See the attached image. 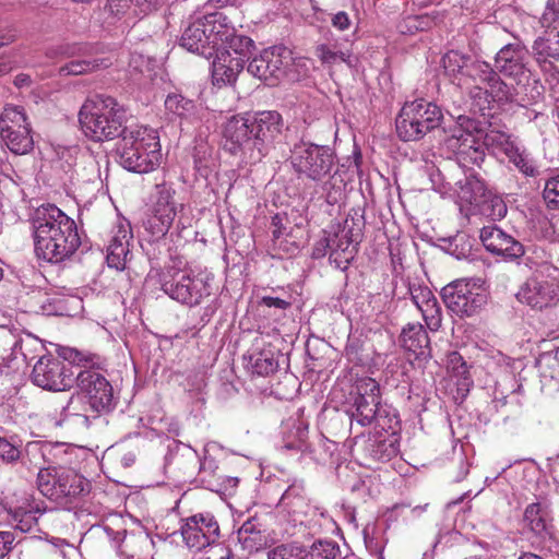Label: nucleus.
<instances>
[{
  "mask_svg": "<svg viewBox=\"0 0 559 559\" xmlns=\"http://www.w3.org/2000/svg\"><path fill=\"white\" fill-rule=\"evenodd\" d=\"M543 34L533 43L536 61L544 67L548 59L559 60V28L542 27Z\"/></svg>",
  "mask_w": 559,
  "mask_h": 559,
  "instance_id": "obj_28",
  "label": "nucleus"
},
{
  "mask_svg": "<svg viewBox=\"0 0 559 559\" xmlns=\"http://www.w3.org/2000/svg\"><path fill=\"white\" fill-rule=\"evenodd\" d=\"M287 62L276 47L265 49L261 55L254 57L248 64L247 71L273 86L285 75Z\"/></svg>",
  "mask_w": 559,
  "mask_h": 559,
  "instance_id": "obj_21",
  "label": "nucleus"
},
{
  "mask_svg": "<svg viewBox=\"0 0 559 559\" xmlns=\"http://www.w3.org/2000/svg\"><path fill=\"white\" fill-rule=\"evenodd\" d=\"M22 128H31L25 110L16 105H7L0 112V134Z\"/></svg>",
  "mask_w": 559,
  "mask_h": 559,
  "instance_id": "obj_32",
  "label": "nucleus"
},
{
  "mask_svg": "<svg viewBox=\"0 0 559 559\" xmlns=\"http://www.w3.org/2000/svg\"><path fill=\"white\" fill-rule=\"evenodd\" d=\"M165 108L168 114L189 119L194 115L197 106L193 100L186 98L181 94L171 93L165 99Z\"/></svg>",
  "mask_w": 559,
  "mask_h": 559,
  "instance_id": "obj_36",
  "label": "nucleus"
},
{
  "mask_svg": "<svg viewBox=\"0 0 559 559\" xmlns=\"http://www.w3.org/2000/svg\"><path fill=\"white\" fill-rule=\"evenodd\" d=\"M133 239L129 222L119 221L111 231L107 246V264L111 269L122 271L131 259L130 243Z\"/></svg>",
  "mask_w": 559,
  "mask_h": 559,
  "instance_id": "obj_23",
  "label": "nucleus"
},
{
  "mask_svg": "<svg viewBox=\"0 0 559 559\" xmlns=\"http://www.w3.org/2000/svg\"><path fill=\"white\" fill-rule=\"evenodd\" d=\"M249 364L252 372L258 376H267L274 372L278 367V362L274 358V354L271 349L252 353Z\"/></svg>",
  "mask_w": 559,
  "mask_h": 559,
  "instance_id": "obj_38",
  "label": "nucleus"
},
{
  "mask_svg": "<svg viewBox=\"0 0 559 559\" xmlns=\"http://www.w3.org/2000/svg\"><path fill=\"white\" fill-rule=\"evenodd\" d=\"M41 501H36L32 497H24L16 501L10 508L12 523L21 532H31L38 523V519L44 514L45 508Z\"/></svg>",
  "mask_w": 559,
  "mask_h": 559,
  "instance_id": "obj_26",
  "label": "nucleus"
},
{
  "mask_svg": "<svg viewBox=\"0 0 559 559\" xmlns=\"http://www.w3.org/2000/svg\"><path fill=\"white\" fill-rule=\"evenodd\" d=\"M358 395L355 399L354 409L350 412L352 420L365 427L376 417L380 404V388L373 379H365L357 386Z\"/></svg>",
  "mask_w": 559,
  "mask_h": 559,
  "instance_id": "obj_22",
  "label": "nucleus"
},
{
  "mask_svg": "<svg viewBox=\"0 0 559 559\" xmlns=\"http://www.w3.org/2000/svg\"><path fill=\"white\" fill-rule=\"evenodd\" d=\"M74 383L95 413L110 412L116 405L114 389L107 378L95 368L79 370Z\"/></svg>",
  "mask_w": 559,
  "mask_h": 559,
  "instance_id": "obj_12",
  "label": "nucleus"
},
{
  "mask_svg": "<svg viewBox=\"0 0 559 559\" xmlns=\"http://www.w3.org/2000/svg\"><path fill=\"white\" fill-rule=\"evenodd\" d=\"M217 479L218 486L222 487L219 492L231 493V491H234L239 484V479L237 477L219 475Z\"/></svg>",
  "mask_w": 559,
  "mask_h": 559,
  "instance_id": "obj_58",
  "label": "nucleus"
},
{
  "mask_svg": "<svg viewBox=\"0 0 559 559\" xmlns=\"http://www.w3.org/2000/svg\"><path fill=\"white\" fill-rule=\"evenodd\" d=\"M289 163L298 178L321 182L331 176L335 155L329 146L299 141L290 151Z\"/></svg>",
  "mask_w": 559,
  "mask_h": 559,
  "instance_id": "obj_9",
  "label": "nucleus"
},
{
  "mask_svg": "<svg viewBox=\"0 0 559 559\" xmlns=\"http://www.w3.org/2000/svg\"><path fill=\"white\" fill-rule=\"evenodd\" d=\"M217 464L213 457L205 456L200 462L199 468V481L202 486L211 491L219 492L221 486H218V474H217Z\"/></svg>",
  "mask_w": 559,
  "mask_h": 559,
  "instance_id": "obj_42",
  "label": "nucleus"
},
{
  "mask_svg": "<svg viewBox=\"0 0 559 559\" xmlns=\"http://www.w3.org/2000/svg\"><path fill=\"white\" fill-rule=\"evenodd\" d=\"M261 304L269 308L274 307L282 310H285L290 307V301L272 296H264L261 300Z\"/></svg>",
  "mask_w": 559,
  "mask_h": 559,
  "instance_id": "obj_59",
  "label": "nucleus"
},
{
  "mask_svg": "<svg viewBox=\"0 0 559 559\" xmlns=\"http://www.w3.org/2000/svg\"><path fill=\"white\" fill-rule=\"evenodd\" d=\"M254 48L253 40L245 35L234 34L227 36L222 46L214 52L212 63V78L216 84H230L236 81L249 60Z\"/></svg>",
  "mask_w": 559,
  "mask_h": 559,
  "instance_id": "obj_8",
  "label": "nucleus"
},
{
  "mask_svg": "<svg viewBox=\"0 0 559 559\" xmlns=\"http://www.w3.org/2000/svg\"><path fill=\"white\" fill-rule=\"evenodd\" d=\"M332 24L334 27H336L337 29L340 31H345L349 27L350 25V20L347 15L346 12H337L333 19H332Z\"/></svg>",
  "mask_w": 559,
  "mask_h": 559,
  "instance_id": "obj_61",
  "label": "nucleus"
},
{
  "mask_svg": "<svg viewBox=\"0 0 559 559\" xmlns=\"http://www.w3.org/2000/svg\"><path fill=\"white\" fill-rule=\"evenodd\" d=\"M131 0H108L104 8V12L107 14V20L110 19L111 22H116L123 16L131 14Z\"/></svg>",
  "mask_w": 559,
  "mask_h": 559,
  "instance_id": "obj_50",
  "label": "nucleus"
},
{
  "mask_svg": "<svg viewBox=\"0 0 559 559\" xmlns=\"http://www.w3.org/2000/svg\"><path fill=\"white\" fill-rule=\"evenodd\" d=\"M180 533L188 548L200 551L218 542L219 525L212 513H197L182 520Z\"/></svg>",
  "mask_w": 559,
  "mask_h": 559,
  "instance_id": "obj_16",
  "label": "nucleus"
},
{
  "mask_svg": "<svg viewBox=\"0 0 559 559\" xmlns=\"http://www.w3.org/2000/svg\"><path fill=\"white\" fill-rule=\"evenodd\" d=\"M176 190L170 183H159L155 186L154 202L151 209V214L147 216L144 225L147 231L155 237L165 236L171 228L175 218L178 214L176 227L178 229L187 228L183 222L182 212L185 204L176 199Z\"/></svg>",
  "mask_w": 559,
  "mask_h": 559,
  "instance_id": "obj_10",
  "label": "nucleus"
},
{
  "mask_svg": "<svg viewBox=\"0 0 559 559\" xmlns=\"http://www.w3.org/2000/svg\"><path fill=\"white\" fill-rule=\"evenodd\" d=\"M34 250L37 258L61 263L74 254L81 245L78 226L55 204H43L31 218Z\"/></svg>",
  "mask_w": 559,
  "mask_h": 559,
  "instance_id": "obj_1",
  "label": "nucleus"
},
{
  "mask_svg": "<svg viewBox=\"0 0 559 559\" xmlns=\"http://www.w3.org/2000/svg\"><path fill=\"white\" fill-rule=\"evenodd\" d=\"M203 17L215 52L226 40L227 36L234 34L235 28L229 25L227 17L222 12L207 13Z\"/></svg>",
  "mask_w": 559,
  "mask_h": 559,
  "instance_id": "obj_31",
  "label": "nucleus"
},
{
  "mask_svg": "<svg viewBox=\"0 0 559 559\" xmlns=\"http://www.w3.org/2000/svg\"><path fill=\"white\" fill-rule=\"evenodd\" d=\"M14 543V535L9 531H0V559H4L11 551Z\"/></svg>",
  "mask_w": 559,
  "mask_h": 559,
  "instance_id": "obj_56",
  "label": "nucleus"
},
{
  "mask_svg": "<svg viewBox=\"0 0 559 559\" xmlns=\"http://www.w3.org/2000/svg\"><path fill=\"white\" fill-rule=\"evenodd\" d=\"M206 28L203 16L195 19L185 29L180 38V45L188 51L198 53L205 58L213 57L214 49Z\"/></svg>",
  "mask_w": 559,
  "mask_h": 559,
  "instance_id": "obj_25",
  "label": "nucleus"
},
{
  "mask_svg": "<svg viewBox=\"0 0 559 559\" xmlns=\"http://www.w3.org/2000/svg\"><path fill=\"white\" fill-rule=\"evenodd\" d=\"M456 85L469 97L475 112L484 114L491 102L504 104L514 98V88L503 82L488 62L478 59L472 58L465 75L457 78Z\"/></svg>",
  "mask_w": 559,
  "mask_h": 559,
  "instance_id": "obj_2",
  "label": "nucleus"
},
{
  "mask_svg": "<svg viewBox=\"0 0 559 559\" xmlns=\"http://www.w3.org/2000/svg\"><path fill=\"white\" fill-rule=\"evenodd\" d=\"M330 247H331V242H330V237L328 234L314 245L313 250H312V257L314 259H320L326 254L330 255Z\"/></svg>",
  "mask_w": 559,
  "mask_h": 559,
  "instance_id": "obj_57",
  "label": "nucleus"
},
{
  "mask_svg": "<svg viewBox=\"0 0 559 559\" xmlns=\"http://www.w3.org/2000/svg\"><path fill=\"white\" fill-rule=\"evenodd\" d=\"M442 298L447 308L454 314L472 317L487 304L485 289L471 281H455L442 288Z\"/></svg>",
  "mask_w": 559,
  "mask_h": 559,
  "instance_id": "obj_11",
  "label": "nucleus"
},
{
  "mask_svg": "<svg viewBox=\"0 0 559 559\" xmlns=\"http://www.w3.org/2000/svg\"><path fill=\"white\" fill-rule=\"evenodd\" d=\"M281 504L293 513L301 511V508L306 506L304 487L297 484L289 486L282 495Z\"/></svg>",
  "mask_w": 559,
  "mask_h": 559,
  "instance_id": "obj_46",
  "label": "nucleus"
},
{
  "mask_svg": "<svg viewBox=\"0 0 559 559\" xmlns=\"http://www.w3.org/2000/svg\"><path fill=\"white\" fill-rule=\"evenodd\" d=\"M367 456L377 462L390 461L397 452V445L392 440H371L365 447Z\"/></svg>",
  "mask_w": 559,
  "mask_h": 559,
  "instance_id": "obj_37",
  "label": "nucleus"
},
{
  "mask_svg": "<svg viewBox=\"0 0 559 559\" xmlns=\"http://www.w3.org/2000/svg\"><path fill=\"white\" fill-rule=\"evenodd\" d=\"M91 47L87 45H75L72 48V55L87 56Z\"/></svg>",
  "mask_w": 559,
  "mask_h": 559,
  "instance_id": "obj_64",
  "label": "nucleus"
},
{
  "mask_svg": "<svg viewBox=\"0 0 559 559\" xmlns=\"http://www.w3.org/2000/svg\"><path fill=\"white\" fill-rule=\"evenodd\" d=\"M282 116L277 111H262L251 119L252 163L260 162L282 133Z\"/></svg>",
  "mask_w": 559,
  "mask_h": 559,
  "instance_id": "obj_17",
  "label": "nucleus"
},
{
  "mask_svg": "<svg viewBox=\"0 0 559 559\" xmlns=\"http://www.w3.org/2000/svg\"><path fill=\"white\" fill-rule=\"evenodd\" d=\"M263 525L257 519H249L238 530V539L243 547L258 549L264 542Z\"/></svg>",
  "mask_w": 559,
  "mask_h": 559,
  "instance_id": "obj_35",
  "label": "nucleus"
},
{
  "mask_svg": "<svg viewBox=\"0 0 559 559\" xmlns=\"http://www.w3.org/2000/svg\"><path fill=\"white\" fill-rule=\"evenodd\" d=\"M308 428L302 423L294 426V431L283 439V449L293 452H305L308 449Z\"/></svg>",
  "mask_w": 559,
  "mask_h": 559,
  "instance_id": "obj_43",
  "label": "nucleus"
},
{
  "mask_svg": "<svg viewBox=\"0 0 559 559\" xmlns=\"http://www.w3.org/2000/svg\"><path fill=\"white\" fill-rule=\"evenodd\" d=\"M443 114L439 106L424 98L406 102L395 120L396 133L403 141H418L439 128Z\"/></svg>",
  "mask_w": 559,
  "mask_h": 559,
  "instance_id": "obj_7",
  "label": "nucleus"
},
{
  "mask_svg": "<svg viewBox=\"0 0 559 559\" xmlns=\"http://www.w3.org/2000/svg\"><path fill=\"white\" fill-rule=\"evenodd\" d=\"M479 238L489 252L501 255L507 261H515L525 253L524 246L519 240L496 225L484 226Z\"/></svg>",
  "mask_w": 559,
  "mask_h": 559,
  "instance_id": "obj_20",
  "label": "nucleus"
},
{
  "mask_svg": "<svg viewBox=\"0 0 559 559\" xmlns=\"http://www.w3.org/2000/svg\"><path fill=\"white\" fill-rule=\"evenodd\" d=\"M542 27L559 28V0H547L539 17Z\"/></svg>",
  "mask_w": 559,
  "mask_h": 559,
  "instance_id": "obj_52",
  "label": "nucleus"
},
{
  "mask_svg": "<svg viewBox=\"0 0 559 559\" xmlns=\"http://www.w3.org/2000/svg\"><path fill=\"white\" fill-rule=\"evenodd\" d=\"M469 472V463L467 462L466 457L461 455L460 456V469L457 475L455 476L456 481L463 480Z\"/></svg>",
  "mask_w": 559,
  "mask_h": 559,
  "instance_id": "obj_62",
  "label": "nucleus"
},
{
  "mask_svg": "<svg viewBox=\"0 0 559 559\" xmlns=\"http://www.w3.org/2000/svg\"><path fill=\"white\" fill-rule=\"evenodd\" d=\"M316 53H317L318 58H320V60L326 64H335L338 62L349 63V60H348L349 55H346L345 52H342V51L332 50L326 45L318 46Z\"/></svg>",
  "mask_w": 559,
  "mask_h": 559,
  "instance_id": "obj_54",
  "label": "nucleus"
},
{
  "mask_svg": "<svg viewBox=\"0 0 559 559\" xmlns=\"http://www.w3.org/2000/svg\"><path fill=\"white\" fill-rule=\"evenodd\" d=\"M459 122L460 127L453 131L448 145L455 152L460 163L479 166L485 159L480 131L477 130L475 121L468 118L460 116Z\"/></svg>",
  "mask_w": 559,
  "mask_h": 559,
  "instance_id": "obj_15",
  "label": "nucleus"
},
{
  "mask_svg": "<svg viewBox=\"0 0 559 559\" xmlns=\"http://www.w3.org/2000/svg\"><path fill=\"white\" fill-rule=\"evenodd\" d=\"M267 559H308L306 551L290 545H281L267 552Z\"/></svg>",
  "mask_w": 559,
  "mask_h": 559,
  "instance_id": "obj_53",
  "label": "nucleus"
},
{
  "mask_svg": "<svg viewBox=\"0 0 559 559\" xmlns=\"http://www.w3.org/2000/svg\"><path fill=\"white\" fill-rule=\"evenodd\" d=\"M447 251L454 255L456 259L467 258L473 248V239L464 231L457 233L445 240Z\"/></svg>",
  "mask_w": 559,
  "mask_h": 559,
  "instance_id": "obj_44",
  "label": "nucleus"
},
{
  "mask_svg": "<svg viewBox=\"0 0 559 559\" xmlns=\"http://www.w3.org/2000/svg\"><path fill=\"white\" fill-rule=\"evenodd\" d=\"M83 132L94 141L122 136L126 127V110L111 96L95 95L85 100L79 112Z\"/></svg>",
  "mask_w": 559,
  "mask_h": 559,
  "instance_id": "obj_4",
  "label": "nucleus"
},
{
  "mask_svg": "<svg viewBox=\"0 0 559 559\" xmlns=\"http://www.w3.org/2000/svg\"><path fill=\"white\" fill-rule=\"evenodd\" d=\"M555 271L551 265L544 264L540 270L527 278L518 293V299L534 309H544L556 304L558 299V283L549 274Z\"/></svg>",
  "mask_w": 559,
  "mask_h": 559,
  "instance_id": "obj_14",
  "label": "nucleus"
},
{
  "mask_svg": "<svg viewBox=\"0 0 559 559\" xmlns=\"http://www.w3.org/2000/svg\"><path fill=\"white\" fill-rule=\"evenodd\" d=\"M409 293H411L412 300L418 310L420 308H423L425 305H427L428 302L436 299V296L428 287L412 286L409 288Z\"/></svg>",
  "mask_w": 559,
  "mask_h": 559,
  "instance_id": "obj_55",
  "label": "nucleus"
},
{
  "mask_svg": "<svg viewBox=\"0 0 559 559\" xmlns=\"http://www.w3.org/2000/svg\"><path fill=\"white\" fill-rule=\"evenodd\" d=\"M457 185L459 199L462 203L469 206L468 211L471 213H476V209L479 204L484 203L490 190L487 189L484 180L475 174L466 175L464 180H460Z\"/></svg>",
  "mask_w": 559,
  "mask_h": 559,
  "instance_id": "obj_27",
  "label": "nucleus"
},
{
  "mask_svg": "<svg viewBox=\"0 0 559 559\" xmlns=\"http://www.w3.org/2000/svg\"><path fill=\"white\" fill-rule=\"evenodd\" d=\"M528 51L520 43L504 45L496 55L495 66L499 73L511 78L518 85L528 82L531 71L527 68Z\"/></svg>",
  "mask_w": 559,
  "mask_h": 559,
  "instance_id": "obj_18",
  "label": "nucleus"
},
{
  "mask_svg": "<svg viewBox=\"0 0 559 559\" xmlns=\"http://www.w3.org/2000/svg\"><path fill=\"white\" fill-rule=\"evenodd\" d=\"M36 484L44 497L60 504L71 503L91 489V483L83 475L63 466L40 468Z\"/></svg>",
  "mask_w": 559,
  "mask_h": 559,
  "instance_id": "obj_6",
  "label": "nucleus"
},
{
  "mask_svg": "<svg viewBox=\"0 0 559 559\" xmlns=\"http://www.w3.org/2000/svg\"><path fill=\"white\" fill-rule=\"evenodd\" d=\"M402 346L416 357H425L430 353V340L424 326L419 323H409L401 333Z\"/></svg>",
  "mask_w": 559,
  "mask_h": 559,
  "instance_id": "obj_29",
  "label": "nucleus"
},
{
  "mask_svg": "<svg viewBox=\"0 0 559 559\" xmlns=\"http://www.w3.org/2000/svg\"><path fill=\"white\" fill-rule=\"evenodd\" d=\"M108 63L103 59L84 58L72 60L60 68V73L64 75H80L91 72L99 67H107Z\"/></svg>",
  "mask_w": 559,
  "mask_h": 559,
  "instance_id": "obj_45",
  "label": "nucleus"
},
{
  "mask_svg": "<svg viewBox=\"0 0 559 559\" xmlns=\"http://www.w3.org/2000/svg\"><path fill=\"white\" fill-rule=\"evenodd\" d=\"M272 225L274 226V229L272 231L273 240L277 241L280 240L281 236L283 235L282 230V218L276 215L273 217Z\"/></svg>",
  "mask_w": 559,
  "mask_h": 559,
  "instance_id": "obj_63",
  "label": "nucleus"
},
{
  "mask_svg": "<svg viewBox=\"0 0 559 559\" xmlns=\"http://www.w3.org/2000/svg\"><path fill=\"white\" fill-rule=\"evenodd\" d=\"M423 319L430 331H438L441 326V308L436 299L419 309Z\"/></svg>",
  "mask_w": 559,
  "mask_h": 559,
  "instance_id": "obj_48",
  "label": "nucleus"
},
{
  "mask_svg": "<svg viewBox=\"0 0 559 559\" xmlns=\"http://www.w3.org/2000/svg\"><path fill=\"white\" fill-rule=\"evenodd\" d=\"M524 522L534 533L540 534L546 530V520L540 503L535 502L526 507Z\"/></svg>",
  "mask_w": 559,
  "mask_h": 559,
  "instance_id": "obj_47",
  "label": "nucleus"
},
{
  "mask_svg": "<svg viewBox=\"0 0 559 559\" xmlns=\"http://www.w3.org/2000/svg\"><path fill=\"white\" fill-rule=\"evenodd\" d=\"M119 164L127 170L145 174L160 163L159 136L155 129L146 126L129 127L117 143Z\"/></svg>",
  "mask_w": 559,
  "mask_h": 559,
  "instance_id": "obj_5",
  "label": "nucleus"
},
{
  "mask_svg": "<svg viewBox=\"0 0 559 559\" xmlns=\"http://www.w3.org/2000/svg\"><path fill=\"white\" fill-rule=\"evenodd\" d=\"M156 8V3H152L151 0H138L133 8L132 15L139 16L140 14H147Z\"/></svg>",
  "mask_w": 559,
  "mask_h": 559,
  "instance_id": "obj_60",
  "label": "nucleus"
},
{
  "mask_svg": "<svg viewBox=\"0 0 559 559\" xmlns=\"http://www.w3.org/2000/svg\"><path fill=\"white\" fill-rule=\"evenodd\" d=\"M2 141L8 148L17 155L28 153L34 145L33 138L31 135V128L16 129L4 134H0Z\"/></svg>",
  "mask_w": 559,
  "mask_h": 559,
  "instance_id": "obj_33",
  "label": "nucleus"
},
{
  "mask_svg": "<svg viewBox=\"0 0 559 559\" xmlns=\"http://www.w3.org/2000/svg\"><path fill=\"white\" fill-rule=\"evenodd\" d=\"M329 237L331 242L330 260L335 263L336 267L346 269L356 252L353 240L344 231L329 234Z\"/></svg>",
  "mask_w": 559,
  "mask_h": 559,
  "instance_id": "obj_30",
  "label": "nucleus"
},
{
  "mask_svg": "<svg viewBox=\"0 0 559 559\" xmlns=\"http://www.w3.org/2000/svg\"><path fill=\"white\" fill-rule=\"evenodd\" d=\"M476 212L489 217L491 221H500L507 215L508 207L504 200L489 191L486 195L484 203L479 204Z\"/></svg>",
  "mask_w": 559,
  "mask_h": 559,
  "instance_id": "obj_40",
  "label": "nucleus"
},
{
  "mask_svg": "<svg viewBox=\"0 0 559 559\" xmlns=\"http://www.w3.org/2000/svg\"><path fill=\"white\" fill-rule=\"evenodd\" d=\"M48 449V444L32 441L26 443L24 452H22L7 438L0 437V461L7 464H13L21 461L23 465L31 464L36 467Z\"/></svg>",
  "mask_w": 559,
  "mask_h": 559,
  "instance_id": "obj_24",
  "label": "nucleus"
},
{
  "mask_svg": "<svg viewBox=\"0 0 559 559\" xmlns=\"http://www.w3.org/2000/svg\"><path fill=\"white\" fill-rule=\"evenodd\" d=\"M222 134L225 140V146L230 153H241L248 156L252 163L251 119L241 115L229 117L222 126Z\"/></svg>",
  "mask_w": 559,
  "mask_h": 559,
  "instance_id": "obj_19",
  "label": "nucleus"
},
{
  "mask_svg": "<svg viewBox=\"0 0 559 559\" xmlns=\"http://www.w3.org/2000/svg\"><path fill=\"white\" fill-rule=\"evenodd\" d=\"M74 367L52 355H45L34 365L32 381L35 385L53 392L71 389L74 384Z\"/></svg>",
  "mask_w": 559,
  "mask_h": 559,
  "instance_id": "obj_13",
  "label": "nucleus"
},
{
  "mask_svg": "<svg viewBox=\"0 0 559 559\" xmlns=\"http://www.w3.org/2000/svg\"><path fill=\"white\" fill-rule=\"evenodd\" d=\"M213 275L192 269H152L147 282H155L174 301L193 308L203 302L212 294Z\"/></svg>",
  "mask_w": 559,
  "mask_h": 559,
  "instance_id": "obj_3",
  "label": "nucleus"
},
{
  "mask_svg": "<svg viewBox=\"0 0 559 559\" xmlns=\"http://www.w3.org/2000/svg\"><path fill=\"white\" fill-rule=\"evenodd\" d=\"M340 552L338 546L333 542H319L309 551H306L308 559H336Z\"/></svg>",
  "mask_w": 559,
  "mask_h": 559,
  "instance_id": "obj_49",
  "label": "nucleus"
},
{
  "mask_svg": "<svg viewBox=\"0 0 559 559\" xmlns=\"http://www.w3.org/2000/svg\"><path fill=\"white\" fill-rule=\"evenodd\" d=\"M543 198L549 210L559 209V175H555L546 180Z\"/></svg>",
  "mask_w": 559,
  "mask_h": 559,
  "instance_id": "obj_51",
  "label": "nucleus"
},
{
  "mask_svg": "<svg viewBox=\"0 0 559 559\" xmlns=\"http://www.w3.org/2000/svg\"><path fill=\"white\" fill-rule=\"evenodd\" d=\"M506 156L524 176L536 177L538 175V169L535 166L533 158L521 145L516 144L515 147Z\"/></svg>",
  "mask_w": 559,
  "mask_h": 559,
  "instance_id": "obj_41",
  "label": "nucleus"
},
{
  "mask_svg": "<svg viewBox=\"0 0 559 559\" xmlns=\"http://www.w3.org/2000/svg\"><path fill=\"white\" fill-rule=\"evenodd\" d=\"M480 136L485 147L493 153L507 155L519 144L511 134L495 129L487 131L485 134L480 133Z\"/></svg>",
  "mask_w": 559,
  "mask_h": 559,
  "instance_id": "obj_34",
  "label": "nucleus"
},
{
  "mask_svg": "<svg viewBox=\"0 0 559 559\" xmlns=\"http://www.w3.org/2000/svg\"><path fill=\"white\" fill-rule=\"evenodd\" d=\"M471 60L472 57L456 50H451L443 56L442 63L445 72L454 78L456 84L457 78L465 75V70Z\"/></svg>",
  "mask_w": 559,
  "mask_h": 559,
  "instance_id": "obj_39",
  "label": "nucleus"
}]
</instances>
